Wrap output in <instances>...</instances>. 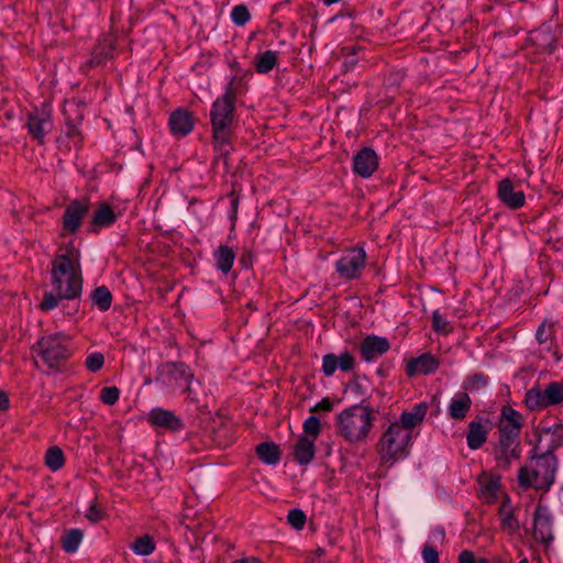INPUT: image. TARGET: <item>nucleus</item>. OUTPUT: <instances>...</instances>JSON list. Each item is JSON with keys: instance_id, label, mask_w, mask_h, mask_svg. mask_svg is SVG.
<instances>
[{"instance_id": "nucleus-1", "label": "nucleus", "mask_w": 563, "mask_h": 563, "mask_svg": "<svg viewBox=\"0 0 563 563\" xmlns=\"http://www.w3.org/2000/svg\"><path fill=\"white\" fill-rule=\"evenodd\" d=\"M82 284L80 251L73 243L60 246L52 261L51 291L45 294L40 308L49 311L63 300L76 301L81 297Z\"/></svg>"}, {"instance_id": "nucleus-2", "label": "nucleus", "mask_w": 563, "mask_h": 563, "mask_svg": "<svg viewBox=\"0 0 563 563\" xmlns=\"http://www.w3.org/2000/svg\"><path fill=\"white\" fill-rule=\"evenodd\" d=\"M234 78L228 84L223 96L217 98L210 109V123L212 132V146L217 153L216 159H223L228 164V156L233 151V119L235 111Z\"/></svg>"}, {"instance_id": "nucleus-3", "label": "nucleus", "mask_w": 563, "mask_h": 563, "mask_svg": "<svg viewBox=\"0 0 563 563\" xmlns=\"http://www.w3.org/2000/svg\"><path fill=\"white\" fill-rule=\"evenodd\" d=\"M522 415L512 407L505 406L498 422V440L494 446L493 455L501 470H508L520 457V430Z\"/></svg>"}, {"instance_id": "nucleus-4", "label": "nucleus", "mask_w": 563, "mask_h": 563, "mask_svg": "<svg viewBox=\"0 0 563 563\" xmlns=\"http://www.w3.org/2000/svg\"><path fill=\"white\" fill-rule=\"evenodd\" d=\"M556 467L555 455L533 452L531 460L518 471V484L523 489L548 492L554 483Z\"/></svg>"}, {"instance_id": "nucleus-5", "label": "nucleus", "mask_w": 563, "mask_h": 563, "mask_svg": "<svg viewBox=\"0 0 563 563\" xmlns=\"http://www.w3.org/2000/svg\"><path fill=\"white\" fill-rule=\"evenodd\" d=\"M373 421L374 417L368 407L354 405L338 413L336 432L346 442L357 444L367 439Z\"/></svg>"}, {"instance_id": "nucleus-6", "label": "nucleus", "mask_w": 563, "mask_h": 563, "mask_svg": "<svg viewBox=\"0 0 563 563\" xmlns=\"http://www.w3.org/2000/svg\"><path fill=\"white\" fill-rule=\"evenodd\" d=\"M412 437L398 423L390 422L377 443V453L383 465L393 466L410 454Z\"/></svg>"}, {"instance_id": "nucleus-7", "label": "nucleus", "mask_w": 563, "mask_h": 563, "mask_svg": "<svg viewBox=\"0 0 563 563\" xmlns=\"http://www.w3.org/2000/svg\"><path fill=\"white\" fill-rule=\"evenodd\" d=\"M194 373L184 363H166L159 368L156 383L169 393H187L192 401L197 395L192 389Z\"/></svg>"}, {"instance_id": "nucleus-8", "label": "nucleus", "mask_w": 563, "mask_h": 563, "mask_svg": "<svg viewBox=\"0 0 563 563\" xmlns=\"http://www.w3.org/2000/svg\"><path fill=\"white\" fill-rule=\"evenodd\" d=\"M525 404L532 411L563 405V379L530 388L525 395Z\"/></svg>"}, {"instance_id": "nucleus-9", "label": "nucleus", "mask_w": 563, "mask_h": 563, "mask_svg": "<svg viewBox=\"0 0 563 563\" xmlns=\"http://www.w3.org/2000/svg\"><path fill=\"white\" fill-rule=\"evenodd\" d=\"M35 353V365L41 368L38 362H43L48 367H54L59 361L67 356V349L65 344V335L62 333H54L43 336L37 341L36 346L33 347Z\"/></svg>"}, {"instance_id": "nucleus-10", "label": "nucleus", "mask_w": 563, "mask_h": 563, "mask_svg": "<svg viewBox=\"0 0 563 563\" xmlns=\"http://www.w3.org/2000/svg\"><path fill=\"white\" fill-rule=\"evenodd\" d=\"M366 252L361 246L345 250L335 261V272L341 279L354 280L361 277L366 264Z\"/></svg>"}, {"instance_id": "nucleus-11", "label": "nucleus", "mask_w": 563, "mask_h": 563, "mask_svg": "<svg viewBox=\"0 0 563 563\" xmlns=\"http://www.w3.org/2000/svg\"><path fill=\"white\" fill-rule=\"evenodd\" d=\"M538 441L533 452L541 455H554V451L563 445V423L552 426L540 424L537 430Z\"/></svg>"}, {"instance_id": "nucleus-12", "label": "nucleus", "mask_w": 563, "mask_h": 563, "mask_svg": "<svg viewBox=\"0 0 563 563\" xmlns=\"http://www.w3.org/2000/svg\"><path fill=\"white\" fill-rule=\"evenodd\" d=\"M26 125L30 135L40 144H43L46 135H48L54 128L49 107L44 104L42 108H34L27 114Z\"/></svg>"}, {"instance_id": "nucleus-13", "label": "nucleus", "mask_w": 563, "mask_h": 563, "mask_svg": "<svg viewBox=\"0 0 563 563\" xmlns=\"http://www.w3.org/2000/svg\"><path fill=\"white\" fill-rule=\"evenodd\" d=\"M89 211L87 201L74 200L65 209L63 216L64 234H75L81 225L82 219Z\"/></svg>"}, {"instance_id": "nucleus-14", "label": "nucleus", "mask_w": 563, "mask_h": 563, "mask_svg": "<svg viewBox=\"0 0 563 563\" xmlns=\"http://www.w3.org/2000/svg\"><path fill=\"white\" fill-rule=\"evenodd\" d=\"M355 366V357L349 351L340 354L328 353L322 357L321 372L324 376L331 377L340 369L341 372H350Z\"/></svg>"}, {"instance_id": "nucleus-15", "label": "nucleus", "mask_w": 563, "mask_h": 563, "mask_svg": "<svg viewBox=\"0 0 563 563\" xmlns=\"http://www.w3.org/2000/svg\"><path fill=\"white\" fill-rule=\"evenodd\" d=\"M389 341L379 335L371 334L363 339L360 344V353L364 362L372 363L388 352Z\"/></svg>"}, {"instance_id": "nucleus-16", "label": "nucleus", "mask_w": 563, "mask_h": 563, "mask_svg": "<svg viewBox=\"0 0 563 563\" xmlns=\"http://www.w3.org/2000/svg\"><path fill=\"white\" fill-rule=\"evenodd\" d=\"M379 164L377 153L371 147H363L353 158V170L362 178H369Z\"/></svg>"}, {"instance_id": "nucleus-17", "label": "nucleus", "mask_w": 563, "mask_h": 563, "mask_svg": "<svg viewBox=\"0 0 563 563\" xmlns=\"http://www.w3.org/2000/svg\"><path fill=\"white\" fill-rule=\"evenodd\" d=\"M147 421L156 428L170 431H180L184 428V423L179 417L173 411L161 407H155L147 413Z\"/></svg>"}, {"instance_id": "nucleus-18", "label": "nucleus", "mask_w": 563, "mask_h": 563, "mask_svg": "<svg viewBox=\"0 0 563 563\" xmlns=\"http://www.w3.org/2000/svg\"><path fill=\"white\" fill-rule=\"evenodd\" d=\"M497 197L510 209H519L526 202V196L521 190H515L510 179H503L498 184Z\"/></svg>"}, {"instance_id": "nucleus-19", "label": "nucleus", "mask_w": 563, "mask_h": 563, "mask_svg": "<svg viewBox=\"0 0 563 563\" xmlns=\"http://www.w3.org/2000/svg\"><path fill=\"white\" fill-rule=\"evenodd\" d=\"M533 538L544 544L553 540L551 517L548 510L541 506L537 508L534 514Z\"/></svg>"}, {"instance_id": "nucleus-20", "label": "nucleus", "mask_w": 563, "mask_h": 563, "mask_svg": "<svg viewBox=\"0 0 563 563\" xmlns=\"http://www.w3.org/2000/svg\"><path fill=\"white\" fill-rule=\"evenodd\" d=\"M427 411L428 405L426 402L416 404L411 410L404 411L400 415L399 420H395L393 423H398L400 428H404V430L413 438V430L416 427L421 424L427 415Z\"/></svg>"}, {"instance_id": "nucleus-21", "label": "nucleus", "mask_w": 563, "mask_h": 563, "mask_svg": "<svg viewBox=\"0 0 563 563\" xmlns=\"http://www.w3.org/2000/svg\"><path fill=\"white\" fill-rule=\"evenodd\" d=\"M472 408V399L466 391H459L450 399L446 412L450 419L462 421L467 417Z\"/></svg>"}, {"instance_id": "nucleus-22", "label": "nucleus", "mask_w": 563, "mask_h": 563, "mask_svg": "<svg viewBox=\"0 0 563 563\" xmlns=\"http://www.w3.org/2000/svg\"><path fill=\"white\" fill-rule=\"evenodd\" d=\"M439 361L429 353H424L416 358L410 360L406 366L408 376L428 375L434 373L439 368Z\"/></svg>"}, {"instance_id": "nucleus-23", "label": "nucleus", "mask_w": 563, "mask_h": 563, "mask_svg": "<svg viewBox=\"0 0 563 563\" xmlns=\"http://www.w3.org/2000/svg\"><path fill=\"white\" fill-rule=\"evenodd\" d=\"M170 131L176 136H185L194 129V119L191 114L183 109L174 111L168 121Z\"/></svg>"}, {"instance_id": "nucleus-24", "label": "nucleus", "mask_w": 563, "mask_h": 563, "mask_svg": "<svg viewBox=\"0 0 563 563\" xmlns=\"http://www.w3.org/2000/svg\"><path fill=\"white\" fill-rule=\"evenodd\" d=\"M314 454V439H310L308 437H300L296 444L294 445L295 460L300 465H308L313 461Z\"/></svg>"}, {"instance_id": "nucleus-25", "label": "nucleus", "mask_w": 563, "mask_h": 563, "mask_svg": "<svg viewBox=\"0 0 563 563\" xmlns=\"http://www.w3.org/2000/svg\"><path fill=\"white\" fill-rule=\"evenodd\" d=\"M488 428L481 421H471L466 434V443L471 450H478L487 441Z\"/></svg>"}, {"instance_id": "nucleus-26", "label": "nucleus", "mask_w": 563, "mask_h": 563, "mask_svg": "<svg viewBox=\"0 0 563 563\" xmlns=\"http://www.w3.org/2000/svg\"><path fill=\"white\" fill-rule=\"evenodd\" d=\"M113 49V40L110 36H104L92 51L89 65L95 67L106 63L112 58Z\"/></svg>"}, {"instance_id": "nucleus-27", "label": "nucleus", "mask_w": 563, "mask_h": 563, "mask_svg": "<svg viewBox=\"0 0 563 563\" xmlns=\"http://www.w3.org/2000/svg\"><path fill=\"white\" fill-rule=\"evenodd\" d=\"M516 506L506 497L499 509L501 528L510 534L519 530V521L515 518Z\"/></svg>"}, {"instance_id": "nucleus-28", "label": "nucleus", "mask_w": 563, "mask_h": 563, "mask_svg": "<svg viewBox=\"0 0 563 563\" xmlns=\"http://www.w3.org/2000/svg\"><path fill=\"white\" fill-rule=\"evenodd\" d=\"M531 41L539 49L547 53H552L556 47V38L550 26H543L531 33Z\"/></svg>"}, {"instance_id": "nucleus-29", "label": "nucleus", "mask_w": 563, "mask_h": 563, "mask_svg": "<svg viewBox=\"0 0 563 563\" xmlns=\"http://www.w3.org/2000/svg\"><path fill=\"white\" fill-rule=\"evenodd\" d=\"M118 216L114 213L113 209L108 203L102 202L93 212L92 230L97 231L100 228H108L115 222Z\"/></svg>"}, {"instance_id": "nucleus-30", "label": "nucleus", "mask_w": 563, "mask_h": 563, "mask_svg": "<svg viewBox=\"0 0 563 563\" xmlns=\"http://www.w3.org/2000/svg\"><path fill=\"white\" fill-rule=\"evenodd\" d=\"M216 266L224 275H227L235 261V252L228 245H220L213 253Z\"/></svg>"}, {"instance_id": "nucleus-31", "label": "nucleus", "mask_w": 563, "mask_h": 563, "mask_svg": "<svg viewBox=\"0 0 563 563\" xmlns=\"http://www.w3.org/2000/svg\"><path fill=\"white\" fill-rule=\"evenodd\" d=\"M556 320L553 318H545L536 331V340L539 344H553L556 333Z\"/></svg>"}, {"instance_id": "nucleus-32", "label": "nucleus", "mask_w": 563, "mask_h": 563, "mask_svg": "<svg viewBox=\"0 0 563 563\" xmlns=\"http://www.w3.org/2000/svg\"><path fill=\"white\" fill-rule=\"evenodd\" d=\"M256 454L267 465H276L280 460V451L273 442H262L256 446Z\"/></svg>"}, {"instance_id": "nucleus-33", "label": "nucleus", "mask_w": 563, "mask_h": 563, "mask_svg": "<svg viewBox=\"0 0 563 563\" xmlns=\"http://www.w3.org/2000/svg\"><path fill=\"white\" fill-rule=\"evenodd\" d=\"M278 53L274 51L261 52L256 55L254 65L255 69L260 74H267L277 64Z\"/></svg>"}, {"instance_id": "nucleus-34", "label": "nucleus", "mask_w": 563, "mask_h": 563, "mask_svg": "<svg viewBox=\"0 0 563 563\" xmlns=\"http://www.w3.org/2000/svg\"><path fill=\"white\" fill-rule=\"evenodd\" d=\"M477 484L479 493H496L501 488V477L492 472H483L477 478Z\"/></svg>"}, {"instance_id": "nucleus-35", "label": "nucleus", "mask_w": 563, "mask_h": 563, "mask_svg": "<svg viewBox=\"0 0 563 563\" xmlns=\"http://www.w3.org/2000/svg\"><path fill=\"white\" fill-rule=\"evenodd\" d=\"M90 298L92 303L98 307L100 311H107L110 309L112 303V295L108 287L99 286L91 291Z\"/></svg>"}, {"instance_id": "nucleus-36", "label": "nucleus", "mask_w": 563, "mask_h": 563, "mask_svg": "<svg viewBox=\"0 0 563 563\" xmlns=\"http://www.w3.org/2000/svg\"><path fill=\"white\" fill-rule=\"evenodd\" d=\"M65 464L63 450L58 446H51L45 453V465L52 471H59Z\"/></svg>"}, {"instance_id": "nucleus-37", "label": "nucleus", "mask_w": 563, "mask_h": 563, "mask_svg": "<svg viewBox=\"0 0 563 563\" xmlns=\"http://www.w3.org/2000/svg\"><path fill=\"white\" fill-rule=\"evenodd\" d=\"M131 549L137 555H150L155 550V542L152 537L144 534L132 543Z\"/></svg>"}, {"instance_id": "nucleus-38", "label": "nucleus", "mask_w": 563, "mask_h": 563, "mask_svg": "<svg viewBox=\"0 0 563 563\" xmlns=\"http://www.w3.org/2000/svg\"><path fill=\"white\" fill-rule=\"evenodd\" d=\"M488 377L483 373H476L468 376L463 383V391L475 393L486 387Z\"/></svg>"}, {"instance_id": "nucleus-39", "label": "nucleus", "mask_w": 563, "mask_h": 563, "mask_svg": "<svg viewBox=\"0 0 563 563\" xmlns=\"http://www.w3.org/2000/svg\"><path fill=\"white\" fill-rule=\"evenodd\" d=\"M82 540V533L78 529H73L66 532L62 539V544L65 551L76 552Z\"/></svg>"}, {"instance_id": "nucleus-40", "label": "nucleus", "mask_w": 563, "mask_h": 563, "mask_svg": "<svg viewBox=\"0 0 563 563\" xmlns=\"http://www.w3.org/2000/svg\"><path fill=\"white\" fill-rule=\"evenodd\" d=\"M303 435L310 439H317L321 431V423L317 416H309L302 423Z\"/></svg>"}, {"instance_id": "nucleus-41", "label": "nucleus", "mask_w": 563, "mask_h": 563, "mask_svg": "<svg viewBox=\"0 0 563 563\" xmlns=\"http://www.w3.org/2000/svg\"><path fill=\"white\" fill-rule=\"evenodd\" d=\"M250 19L251 14L249 12V9L243 4L235 5L231 10V20L238 26L245 25L250 21Z\"/></svg>"}, {"instance_id": "nucleus-42", "label": "nucleus", "mask_w": 563, "mask_h": 563, "mask_svg": "<svg viewBox=\"0 0 563 563\" xmlns=\"http://www.w3.org/2000/svg\"><path fill=\"white\" fill-rule=\"evenodd\" d=\"M432 329L441 334H446L451 331L450 322L438 309L432 312Z\"/></svg>"}, {"instance_id": "nucleus-43", "label": "nucleus", "mask_w": 563, "mask_h": 563, "mask_svg": "<svg viewBox=\"0 0 563 563\" xmlns=\"http://www.w3.org/2000/svg\"><path fill=\"white\" fill-rule=\"evenodd\" d=\"M288 523L296 530H301L306 523V515L300 509H292L287 516Z\"/></svg>"}, {"instance_id": "nucleus-44", "label": "nucleus", "mask_w": 563, "mask_h": 563, "mask_svg": "<svg viewBox=\"0 0 563 563\" xmlns=\"http://www.w3.org/2000/svg\"><path fill=\"white\" fill-rule=\"evenodd\" d=\"M120 397V390L115 386H109L101 389L100 399L103 404L112 406Z\"/></svg>"}, {"instance_id": "nucleus-45", "label": "nucleus", "mask_w": 563, "mask_h": 563, "mask_svg": "<svg viewBox=\"0 0 563 563\" xmlns=\"http://www.w3.org/2000/svg\"><path fill=\"white\" fill-rule=\"evenodd\" d=\"M103 363L104 357L100 352H93L86 358V366L92 373L98 372L103 366Z\"/></svg>"}, {"instance_id": "nucleus-46", "label": "nucleus", "mask_w": 563, "mask_h": 563, "mask_svg": "<svg viewBox=\"0 0 563 563\" xmlns=\"http://www.w3.org/2000/svg\"><path fill=\"white\" fill-rule=\"evenodd\" d=\"M104 517V510L95 501L86 512V518L91 522H98Z\"/></svg>"}, {"instance_id": "nucleus-47", "label": "nucleus", "mask_w": 563, "mask_h": 563, "mask_svg": "<svg viewBox=\"0 0 563 563\" xmlns=\"http://www.w3.org/2000/svg\"><path fill=\"white\" fill-rule=\"evenodd\" d=\"M239 197L234 195V192L230 194V207L228 210V218L231 221L232 225H234L238 219V210H239Z\"/></svg>"}, {"instance_id": "nucleus-48", "label": "nucleus", "mask_w": 563, "mask_h": 563, "mask_svg": "<svg viewBox=\"0 0 563 563\" xmlns=\"http://www.w3.org/2000/svg\"><path fill=\"white\" fill-rule=\"evenodd\" d=\"M422 558L424 563H439L438 551L431 545L426 544L422 550Z\"/></svg>"}, {"instance_id": "nucleus-49", "label": "nucleus", "mask_w": 563, "mask_h": 563, "mask_svg": "<svg viewBox=\"0 0 563 563\" xmlns=\"http://www.w3.org/2000/svg\"><path fill=\"white\" fill-rule=\"evenodd\" d=\"M333 408V402L330 398H323L319 402H317L310 411H330Z\"/></svg>"}, {"instance_id": "nucleus-50", "label": "nucleus", "mask_w": 563, "mask_h": 563, "mask_svg": "<svg viewBox=\"0 0 563 563\" xmlns=\"http://www.w3.org/2000/svg\"><path fill=\"white\" fill-rule=\"evenodd\" d=\"M460 563H475L474 554L471 551H463L459 558Z\"/></svg>"}, {"instance_id": "nucleus-51", "label": "nucleus", "mask_w": 563, "mask_h": 563, "mask_svg": "<svg viewBox=\"0 0 563 563\" xmlns=\"http://www.w3.org/2000/svg\"><path fill=\"white\" fill-rule=\"evenodd\" d=\"M10 400L8 395L4 391H0V410H5L9 408Z\"/></svg>"}, {"instance_id": "nucleus-52", "label": "nucleus", "mask_w": 563, "mask_h": 563, "mask_svg": "<svg viewBox=\"0 0 563 563\" xmlns=\"http://www.w3.org/2000/svg\"><path fill=\"white\" fill-rule=\"evenodd\" d=\"M232 563H262L261 560H258L257 558H246V559H242V560H236Z\"/></svg>"}, {"instance_id": "nucleus-53", "label": "nucleus", "mask_w": 563, "mask_h": 563, "mask_svg": "<svg viewBox=\"0 0 563 563\" xmlns=\"http://www.w3.org/2000/svg\"><path fill=\"white\" fill-rule=\"evenodd\" d=\"M433 537L434 538H439L440 540H443L444 539V530H443V528L437 527L433 530Z\"/></svg>"}, {"instance_id": "nucleus-54", "label": "nucleus", "mask_w": 563, "mask_h": 563, "mask_svg": "<svg viewBox=\"0 0 563 563\" xmlns=\"http://www.w3.org/2000/svg\"><path fill=\"white\" fill-rule=\"evenodd\" d=\"M78 311V303L71 306V310L67 311L68 314L76 313Z\"/></svg>"}, {"instance_id": "nucleus-55", "label": "nucleus", "mask_w": 563, "mask_h": 563, "mask_svg": "<svg viewBox=\"0 0 563 563\" xmlns=\"http://www.w3.org/2000/svg\"><path fill=\"white\" fill-rule=\"evenodd\" d=\"M475 563H488V561H486L485 559H481V560H478V561H477V562H475Z\"/></svg>"}, {"instance_id": "nucleus-56", "label": "nucleus", "mask_w": 563, "mask_h": 563, "mask_svg": "<svg viewBox=\"0 0 563 563\" xmlns=\"http://www.w3.org/2000/svg\"><path fill=\"white\" fill-rule=\"evenodd\" d=\"M561 493H563V485H562V487H561Z\"/></svg>"}]
</instances>
